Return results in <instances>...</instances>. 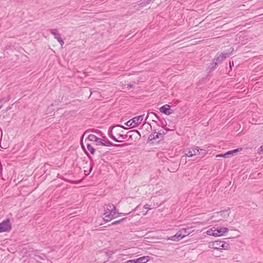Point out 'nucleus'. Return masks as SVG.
<instances>
[{"label": "nucleus", "instance_id": "1", "mask_svg": "<svg viewBox=\"0 0 263 263\" xmlns=\"http://www.w3.org/2000/svg\"><path fill=\"white\" fill-rule=\"evenodd\" d=\"M105 206L104 207V213L103 214L104 217L103 219L105 222H107L114 219L113 216H112V214H110V212L112 210L111 209L113 206V204L108 203L106 204Z\"/></svg>", "mask_w": 263, "mask_h": 263}, {"label": "nucleus", "instance_id": "2", "mask_svg": "<svg viewBox=\"0 0 263 263\" xmlns=\"http://www.w3.org/2000/svg\"><path fill=\"white\" fill-rule=\"evenodd\" d=\"M12 229L11 223L9 218H7L0 223V233L9 232Z\"/></svg>", "mask_w": 263, "mask_h": 263}, {"label": "nucleus", "instance_id": "3", "mask_svg": "<svg viewBox=\"0 0 263 263\" xmlns=\"http://www.w3.org/2000/svg\"><path fill=\"white\" fill-rule=\"evenodd\" d=\"M242 148H238L235 149H233L232 151H229L226 152L224 154H218L216 155V157H229L230 155H236L238 152H240L242 151Z\"/></svg>", "mask_w": 263, "mask_h": 263}, {"label": "nucleus", "instance_id": "4", "mask_svg": "<svg viewBox=\"0 0 263 263\" xmlns=\"http://www.w3.org/2000/svg\"><path fill=\"white\" fill-rule=\"evenodd\" d=\"M185 155L187 157H192L198 154L199 153V148L198 146L193 147L186 150Z\"/></svg>", "mask_w": 263, "mask_h": 263}, {"label": "nucleus", "instance_id": "5", "mask_svg": "<svg viewBox=\"0 0 263 263\" xmlns=\"http://www.w3.org/2000/svg\"><path fill=\"white\" fill-rule=\"evenodd\" d=\"M160 111L166 115H170L173 113V110L171 109V106L168 104H165L161 106Z\"/></svg>", "mask_w": 263, "mask_h": 263}, {"label": "nucleus", "instance_id": "6", "mask_svg": "<svg viewBox=\"0 0 263 263\" xmlns=\"http://www.w3.org/2000/svg\"><path fill=\"white\" fill-rule=\"evenodd\" d=\"M215 236H223L224 233L228 232L229 229L226 227H218L217 229L215 228Z\"/></svg>", "mask_w": 263, "mask_h": 263}, {"label": "nucleus", "instance_id": "7", "mask_svg": "<svg viewBox=\"0 0 263 263\" xmlns=\"http://www.w3.org/2000/svg\"><path fill=\"white\" fill-rule=\"evenodd\" d=\"M144 117V115H140L137 117H135L133 118V119H130V121H132L133 124L132 125V127H134L136 126L137 125H139L142 121L143 120V118Z\"/></svg>", "mask_w": 263, "mask_h": 263}, {"label": "nucleus", "instance_id": "8", "mask_svg": "<svg viewBox=\"0 0 263 263\" xmlns=\"http://www.w3.org/2000/svg\"><path fill=\"white\" fill-rule=\"evenodd\" d=\"M97 145H101L105 146H111V145H112V143L107 139H103L99 138Z\"/></svg>", "mask_w": 263, "mask_h": 263}, {"label": "nucleus", "instance_id": "9", "mask_svg": "<svg viewBox=\"0 0 263 263\" xmlns=\"http://www.w3.org/2000/svg\"><path fill=\"white\" fill-rule=\"evenodd\" d=\"M183 238V235L181 234V232L179 231L175 235L172 236L167 238L168 240L177 241Z\"/></svg>", "mask_w": 263, "mask_h": 263}, {"label": "nucleus", "instance_id": "10", "mask_svg": "<svg viewBox=\"0 0 263 263\" xmlns=\"http://www.w3.org/2000/svg\"><path fill=\"white\" fill-rule=\"evenodd\" d=\"M222 245H223V243H222V241L215 240L212 242L210 247L214 249L218 250L221 249L220 247L222 246Z\"/></svg>", "mask_w": 263, "mask_h": 263}, {"label": "nucleus", "instance_id": "11", "mask_svg": "<svg viewBox=\"0 0 263 263\" xmlns=\"http://www.w3.org/2000/svg\"><path fill=\"white\" fill-rule=\"evenodd\" d=\"M115 127V126H111V127H110L109 128V129L108 131V135H109V137L110 138H111L115 141H116L117 142H122V140H118L116 138V137L112 134V129Z\"/></svg>", "mask_w": 263, "mask_h": 263}, {"label": "nucleus", "instance_id": "12", "mask_svg": "<svg viewBox=\"0 0 263 263\" xmlns=\"http://www.w3.org/2000/svg\"><path fill=\"white\" fill-rule=\"evenodd\" d=\"M230 210V208H228L227 210H222V211H220L218 213V214L221 217H222L223 218H226L229 216Z\"/></svg>", "mask_w": 263, "mask_h": 263}, {"label": "nucleus", "instance_id": "13", "mask_svg": "<svg viewBox=\"0 0 263 263\" xmlns=\"http://www.w3.org/2000/svg\"><path fill=\"white\" fill-rule=\"evenodd\" d=\"M149 259V256H144L141 257H139L137 259H135L137 263H146Z\"/></svg>", "mask_w": 263, "mask_h": 263}, {"label": "nucleus", "instance_id": "14", "mask_svg": "<svg viewBox=\"0 0 263 263\" xmlns=\"http://www.w3.org/2000/svg\"><path fill=\"white\" fill-rule=\"evenodd\" d=\"M49 31L54 36L55 39L58 40L59 37H61V35L57 29H50Z\"/></svg>", "mask_w": 263, "mask_h": 263}, {"label": "nucleus", "instance_id": "15", "mask_svg": "<svg viewBox=\"0 0 263 263\" xmlns=\"http://www.w3.org/2000/svg\"><path fill=\"white\" fill-rule=\"evenodd\" d=\"M85 153H86V155L88 156V157L89 158V159H90V161L89 172L87 174L88 175L89 174V173L91 172V171L92 170L93 166V160L88 153H87L86 152H85Z\"/></svg>", "mask_w": 263, "mask_h": 263}, {"label": "nucleus", "instance_id": "16", "mask_svg": "<svg viewBox=\"0 0 263 263\" xmlns=\"http://www.w3.org/2000/svg\"><path fill=\"white\" fill-rule=\"evenodd\" d=\"M154 117H155L156 119H159L157 115L154 112L148 113L146 119H147L148 117H151L153 121L156 122L157 121L155 120V119H154Z\"/></svg>", "mask_w": 263, "mask_h": 263}, {"label": "nucleus", "instance_id": "17", "mask_svg": "<svg viewBox=\"0 0 263 263\" xmlns=\"http://www.w3.org/2000/svg\"><path fill=\"white\" fill-rule=\"evenodd\" d=\"M99 139V138L97 137L96 135L92 134L89 135L88 137V139L89 141L96 142V144L98 142Z\"/></svg>", "mask_w": 263, "mask_h": 263}, {"label": "nucleus", "instance_id": "18", "mask_svg": "<svg viewBox=\"0 0 263 263\" xmlns=\"http://www.w3.org/2000/svg\"><path fill=\"white\" fill-rule=\"evenodd\" d=\"M111 209L112 210L110 212L111 213L110 214H112V216H113V217H114V219L116 218V217H117L118 216H119L120 213H117L116 208L114 204H113V206H112Z\"/></svg>", "mask_w": 263, "mask_h": 263}, {"label": "nucleus", "instance_id": "19", "mask_svg": "<svg viewBox=\"0 0 263 263\" xmlns=\"http://www.w3.org/2000/svg\"><path fill=\"white\" fill-rule=\"evenodd\" d=\"M179 231L181 232V234L183 235V237L189 235L191 233L190 228L182 229Z\"/></svg>", "mask_w": 263, "mask_h": 263}, {"label": "nucleus", "instance_id": "20", "mask_svg": "<svg viewBox=\"0 0 263 263\" xmlns=\"http://www.w3.org/2000/svg\"><path fill=\"white\" fill-rule=\"evenodd\" d=\"M133 132H135V133L138 134L139 135V136H140V134L139 132L137 130H132V131L128 132L126 135L119 134V137L122 138V139H125L127 137L128 134H129V133H133Z\"/></svg>", "mask_w": 263, "mask_h": 263}, {"label": "nucleus", "instance_id": "21", "mask_svg": "<svg viewBox=\"0 0 263 263\" xmlns=\"http://www.w3.org/2000/svg\"><path fill=\"white\" fill-rule=\"evenodd\" d=\"M156 133H157L156 129H154L153 130V132L149 135V136L148 137V140L152 141L153 140L157 139V137H156Z\"/></svg>", "mask_w": 263, "mask_h": 263}, {"label": "nucleus", "instance_id": "22", "mask_svg": "<svg viewBox=\"0 0 263 263\" xmlns=\"http://www.w3.org/2000/svg\"><path fill=\"white\" fill-rule=\"evenodd\" d=\"M87 148L88 150L90 152V153L93 155L95 153L96 149L89 143H87L86 144Z\"/></svg>", "mask_w": 263, "mask_h": 263}, {"label": "nucleus", "instance_id": "23", "mask_svg": "<svg viewBox=\"0 0 263 263\" xmlns=\"http://www.w3.org/2000/svg\"><path fill=\"white\" fill-rule=\"evenodd\" d=\"M166 134L163 129H161L158 132H157L156 134V137L157 139L163 138V136Z\"/></svg>", "mask_w": 263, "mask_h": 263}, {"label": "nucleus", "instance_id": "24", "mask_svg": "<svg viewBox=\"0 0 263 263\" xmlns=\"http://www.w3.org/2000/svg\"><path fill=\"white\" fill-rule=\"evenodd\" d=\"M127 219V217H124V218H121V219H119L118 220H116V221H114L113 222L111 223V225L113 226V225H116V224H119L121 222L125 221Z\"/></svg>", "mask_w": 263, "mask_h": 263}, {"label": "nucleus", "instance_id": "25", "mask_svg": "<svg viewBox=\"0 0 263 263\" xmlns=\"http://www.w3.org/2000/svg\"><path fill=\"white\" fill-rule=\"evenodd\" d=\"M218 63L216 62L214 60H213V62L210 64L209 66V68L211 70H214L217 65Z\"/></svg>", "mask_w": 263, "mask_h": 263}, {"label": "nucleus", "instance_id": "26", "mask_svg": "<svg viewBox=\"0 0 263 263\" xmlns=\"http://www.w3.org/2000/svg\"><path fill=\"white\" fill-rule=\"evenodd\" d=\"M206 233L209 235H212V236H215V228H213L212 229L208 230L206 232Z\"/></svg>", "mask_w": 263, "mask_h": 263}, {"label": "nucleus", "instance_id": "27", "mask_svg": "<svg viewBox=\"0 0 263 263\" xmlns=\"http://www.w3.org/2000/svg\"><path fill=\"white\" fill-rule=\"evenodd\" d=\"M218 64L221 63L224 60L223 57H221V54H220L218 55L216 58L214 59Z\"/></svg>", "mask_w": 263, "mask_h": 263}, {"label": "nucleus", "instance_id": "28", "mask_svg": "<svg viewBox=\"0 0 263 263\" xmlns=\"http://www.w3.org/2000/svg\"><path fill=\"white\" fill-rule=\"evenodd\" d=\"M222 243H223V245H222V246L220 247L221 248V249H224V250H228L230 248V246L229 243H226L224 241H222Z\"/></svg>", "mask_w": 263, "mask_h": 263}, {"label": "nucleus", "instance_id": "29", "mask_svg": "<svg viewBox=\"0 0 263 263\" xmlns=\"http://www.w3.org/2000/svg\"><path fill=\"white\" fill-rule=\"evenodd\" d=\"M231 52L229 51V52H223L222 53H221L220 54H221V57H223L224 59H225L226 58H228Z\"/></svg>", "mask_w": 263, "mask_h": 263}, {"label": "nucleus", "instance_id": "30", "mask_svg": "<svg viewBox=\"0 0 263 263\" xmlns=\"http://www.w3.org/2000/svg\"><path fill=\"white\" fill-rule=\"evenodd\" d=\"M127 144H114L112 143V145H111V146H115V147H123V146L124 145H127Z\"/></svg>", "mask_w": 263, "mask_h": 263}, {"label": "nucleus", "instance_id": "31", "mask_svg": "<svg viewBox=\"0 0 263 263\" xmlns=\"http://www.w3.org/2000/svg\"><path fill=\"white\" fill-rule=\"evenodd\" d=\"M178 164L177 163H176L175 164V167L173 168H171V170L169 169L168 168V170L171 172H175L176 171H177L178 170Z\"/></svg>", "mask_w": 263, "mask_h": 263}, {"label": "nucleus", "instance_id": "32", "mask_svg": "<svg viewBox=\"0 0 263 263\" xmlns=\"http://www.w3.org/2000/svg\"><path fill=\"white\" fill-rule=\"evenodd\" d=\"M62 100H61L60 99L55 100L54 103H52L51 104V106H53L54 105H58L59 103L61 102Z\"/></svg>", "mask_w": 263, "mask_h": 263}, {"label": "nucleus", "instance_id": "33", "mask_svg": "<svg viewBox=\"0 0 263 263\" xmlns=\"http://www.w3.org/2000/svg\"><path fill=\"white\" fill-rule=\"evenodd\" d=\"M125 124L128 126H130L132 127V124H133V123L132 122V121H130V120H129V121H128L127 122H126Z\"/></svg>", "mask_w": 263, "mask_h": 263}, {"label": "nucleus", "instance_id": "34", "mask_svg": "<svg viewBox=\"0 0 263 263\" xmlns=\"http://www.w3.org/2000/svg\"><path fill=\"white\" fill-rule=\"evenodd\" d=\"M57 41L59 42V43L61 44V46H63L64 44V41L62 39V37H59Z\"/></svg>", "mask_w": 263, "mask_h": 263}, {"label": "nucleus", "instance_id": "35", "mask_svg": "<svg viewBox=\"0 0 263 263\" xmlns=\"http://www.w3.org/2000/svg\"><path fill=\"white\" fill-rule=\"evenodd\" d=\"M144 5H142V7L146 6L148 4H149L151 2L149 0H144Z\"/></svg>", "mask_w": 263, "mask_h": 263}, {"label": "nucleus", "instance_id": "36", "mask_svg": "<svg viewBox=\"0 0 263 263\" xmlns=\"http://www.w3.org/2000/svg\"><path fill=\"white\" fill-rule=\"evenodd\" d=\"M144 208L145 209H146L147 210H150L151 209V205L148 204H146L144 205Z\"/></svg>", "mask_w": 263, "mask_h": 263}, {"label": "nucleus", "instance_id": "37", "mask_svg": "<svg viewBox=\"0 0 263 263\" xmlns=\"http://www.w3.org/2000/svg\"><path fill=\"white\" fill-rule=\"evenodd\" d=\"M205 154V151L203 149H200L199 148V153H198V154Z\"/></svg>", "mask_w": 263, "mask_h": 263}, {"label": "nucleus", "instance_id": "38", "mask_svg": "<svg viewBox=\"0 0 263 263\" xmlns=\"http://www.w3.org/2000/svg\"><path fill=\"white\" fill-rule=\"evenodd\" d=\"M9 101V99L8 98H3L2 99H0V102L2 101V103H5L7 101Z\"/></svg>", "mask_w": 263, "mask_h": 263}, {"label": "nucleus", "instance_id": "39", "mask_svg": "<svg viewBox=\"0 0 263 263\" xmlns=\"http://www.w3.org/2000/svg\"><path fill=\"white\" fill-rule=\"evenodd\" d=\"M127 263H137L135 259L129 260L127 261Z\"/></svg>", "mask_w": 263, "mask_h": 263}, {"label": "nucleus", "instance_id": "40", "mask_svg": "<svg viewBox=\"0 0 263 263\" xmlns=\"http://www.w3.org/2000/svg\"><path fill=\"white\" fill-rule=\"evenodd\" d=\"M133 87L134 85L133 84H129L127 85V88H128V89H129L131 88H133Z\"/></svg>", "mask_w": 263, "mask_h": 263}, {"label": "nucleus", "instance_id": "41", "mask_svg": "<svg viewBox=\"0 0 263 263\" xmlns=\"http://www.w3.org/2000/svg\"><path fill=\"white\" fill-rule=\"evenodd\" d=\"M115 127H120L121 128H124V129H127L126 127H124V126L123 125H117L116 126H115Z\"/></svg>", "mask_w": 263, "mask_h": 263}, {"label": "nucleus", "instance_id": "42", "mask_svg": "<svg viewBox=\"0 0 263 263\" xmlns=\"http://www.w3.org/2000/svg\"><path fill=\"white\" fill-rule=\"evenodd\" d=\"M259 149H260V152L261 153L263 154V145H261L260 147H259Z\"/></svg>", "mask_w": 263, "mask_h": 263}, {"label": "nucleus", "instance_id": "43", "mask_svg": "<svg viewBox=\"0 0 263 263\" xmlns=\"http://www.w3.org/2000/svg\"><path fill=\"white\" fill-rule=\"evenodd\" d=\"M81 145H82V148L85 151V147H84V146L83 145L82 140L81 141Z\"/></svg>", "mask_w": 263, "mask_h": 263}, {"label": "nucleus", "instance_id": "44", "mask_svg": "<svg viewBox=\"0 0 263 263\" xmlns=\"http://www.w3.org/2000/svg\"><path fill=\"white\" fill-rule=\"evenodd\" d=\"M144 5V1L140 3V5L142 7V5Z\"/></svg>", "mask_w": 263, "mask_h": 263}, {"label": "nucleus", "instance_id": "45", "mask_svg": "<svg viewBox=\"0 0 263 263\" xmlns=\"http://www.w3.org/2000/svg\"><path fill=\"white\" fill-rule=\"evenodd\" d=\"M3 105H2V101L0 102V109L2 108Z\"/></svg>", "mask_w": 263, "mask_h": 263}, {"label": "nucleus", "instance_id": "46", "mask_svg": "<svg viewBox=\"0 0 263 263\" xmlns=\"http://www.w3.org/2000/svg\"><path fill=\"white\" fill-rule=\"evenodd\" d=\"M132 137H133V135H130L129 136V139H132Z\"/></svg>", "mask_w": 263, "mask_h": 263}, {"label": "nucleus", "instance_id": "47", "mask_svg": "<svg viewBox=\"0 0 263 263\" xmlns=\"http://www.w3.org/2000/svg\"><path fill=\"white\" fill-rule=\"evenodd\" d=\"M37 257H38L39 258L43 259V258L41 257L40 256L36 255Z\"/></svg>", "mask_w": 263, "mask_h": 263}, {"label": "nucleus", "instance_id": "48", "mask_svg": "<svg viewBox=\"0 0 263 263\" xmlns=\"http://www.w3.org/2000/svg\"><path fill=\"white\" fill-rule=\"evenodd\" d=\"M83 161H84H84H85V163H86V164H87V161H85V160H83Z\"/></svg>", "mask_w": 263, "mask_h": 263}, {"label": "nucleus", "instance_id": "49", "mask_svg": "<svg viewBox=\"0 0 263 263\" xmlns=\"http://www.w3.org/2000/svg\"><path fill=\"white\" fill-rule=\"evenodd\" d=\"M155 1V0H149V1H151V2H154V1Z\"/></svg>", "mask_w": 263, "mask_h": 263}, {"label": "nucleus", "instance_id": "50", "mask_svg": "<svg viewBox=\"0 0 263 263\" xmlns=\"http://www.w3.org/2000/svg\"><path fill=\"white\" fill-rule=\"evenodd\" d=\"M130 213H126V214H124V215H128L129 214H130Z\"/></svg>", "mask_w": 263, "mask_h": 263}]
</instances>
